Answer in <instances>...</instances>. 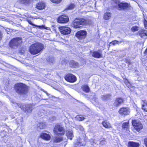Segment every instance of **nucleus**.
<instances>
[{"instance_id": "obj_29", "label": "nucleus", "mask_w": 147, "mask_h": 147, "mask_svg": "<svg viewBox=\"0 0 147 147\" xmlns=\"http://www.w3.org/2000/svg\"><path fill=\"white\" fill-rule=\"evenodd\" d=\"M74 147H80L81 146H83V144L82 143V142L79 141H76L74 144Z\"/></svg>"}, {"instance_id": "obj_21", "label": "nucleus", "mask_w": 147, "mask_h": 147, "mask_svg": "<svg viewBox=\"0 0 147 147\" xmlns=\"http://www.w3.org/2000/svg\"><path fill=\"white\" fill-rule=\"evenodd\" d=\"M69 65L71 68H76L78 67V63L74 60H71L70 61Z\"/></svg>"}, {"instance_id": "obj_27", "label": "nucleus", "mask_w": 147, "mask_h": 147, "mask_svg": "<svg viewBox=\"0 0 147 147\" xmlns=\"http://www.w3.org/2000/svg\"><path fill=\"white\" fill-rule=\"evenodd\" d=\"M111 17V13L109 12H107L105 13L103 16L104 19L106 20L109 19Z\"/></svg>"}, {"instance_id": "obj_3", "label": "nucleus", "mask_w": 147, "mask_h": 147, "mask_svg": "<svg viewBox=\"0 0 147 147\" xmlns=\"http://www.w3.org/2000/svg\"><path fill=\"white\" fill-rule=\"evenodd\" d=\"M13 88L16 92L20 95H26L29 91L28 86L21 82L15 84Z\"/></svg>"}, {"instance_id": "obj_43", "label": "nucleus", "mask_w": 147, "mask_h": 147, "mask_svg": "<svg viewBox=\"0 0 147 147\" xmlns=\"http://www.w3.org/2000/svg\"><path fill=\"white\" fill-rule=\"evenodd\" d=\"M144 53L145 55H147V48L145 50Z\"/></svg>"}, {"instance_id": "obj_4", "label": "nucleus", "mask_w": 147, "mask_h": 147, "mask_svg": "<svg viewBox=\"0 0 147 147\" xmlns=\"http://www.w3.org/2000/svg\"><path fill=\"white\" fill-rule=\"evenodd\" d=\"M113 3L117 4L114 5L113 7L120 11L129 10L132 8L130 3L125 2H121L118 0H113Z\"/></svg>"}, {"instance_id": "obj_16", "label": "nucleus", "mask_w": 147, "mask_h": 147, "mask_svg": "<svg viewBox=\"0 0 147 147\" xmlns=\"http://www.w3.org/2000/svg\"><path fill=\"white\" fill-rule=\"evenodd\" d=\"M140 146L138 142L131 141L128 142L127 145V147H139Z\"/></svg>"}, {"instance_id": "obj_18", "label": "nucleus", "mask_w": 147, "mask_h": 147, "mask_svg": "<svg viewBox=\"0 0 147 147\" xmlns=\"http://www.w3.org/2000/svg\"><path fill=\"white\" fill-rule=\"evenodd\" d=\"M103 127L109 129L112 128L111 124L106 120H104L102 122Z\"/></svg>"}, {"instance_id": "obj_30", "label": "nucleus", "mask_w": 147, "mask_h": 147, "mask_svg": "<svg viewBox=\"0 0 147 147\" xmlns=\"http://www.w3.org/2000/svg\"><path fill=\"white\" fill-rule=\"evenodd\" d=\"M9 46L11 48H13L14 47L16 46L13 38L11 39L9 42Z\"/></svg>"}, {"instance_id": "obj_33", "label": "nucleus", "mask_w": 147, "mask_h": 147, "mask_svg": "<svg viewBox=\"0 0 147 147\" xmlns=\"http://www.w3.org/2000/svg\"><path fill=\"white\" fill-rule=\"evenodd\" d=\"M76 119L78 121H81L85 119V118L82 115H79L76 116Z\"/></svg>"}, {"instance_id": "obj_28", "label": "nucleus", "mask_w": 147, "mask_h": 147, "mask_svg": "<svg viewBox=\"0 0 147 147\" xmlns=\"http://www.w3.org/2000/svg\"><path fill=\"white\" fill-rule=\"evenodd\" d=\"M37 126L40 129H43L46 127V125L45 123L40 122L37 125Z\"/></svg>"}, {"instance_id": "obj_12", "label": "nucleus", "mask_w": 147, "mask_h": 147, "mask_svg": "<svg viewBox=\"0 0 147 147\" xmlns=\"http://www.w3.org/2000/svg\"><path fill=\"white\" fill-rule=\"evenodd\" d=\"M124 99L121 97H117L115 98L113 103V105L115 107H118L124 103Z\"/></svg>"}, {"instance_id": "obj_10", "label": "nucleus", "mask_w": 147, "mask_h": 147, "mask_svg": "<svg viewBox=\"0 0 147 147\" xmlns=\"http://www.w3.org/2000/svg\"><path fill=\"white\" fill-rule=\"evenodd\" d=\"M59 29L60 33L64 35L69 34L71 31V30L69 28L65 26L59 27Z\"/></svg>"}, {"instance_id": "obj_22", "label": "nucleus", "mask_w": 147, "mask_h": 147, "mask_svg": "<svg viewBox=\"0 0 147 147\" xmlns=\"http://www.w3.org/2000/svg\"><path fill=\"white\" fill-rule=\"evenodd\" d=\"M81 88L82 90L86 93H88L90 92V89L88 85H83Z\"/></svg>"}, {"instance_id": "obj_8", "label": "nucleus", "mask_w": 147, "mask_h": 147, "mask_svg": "<svg viewBox=\"0 0 147 147\" xmlns=\"http://www.w3.org/2000/svg\"><path fill=\"white\" fill-rule=\"evenodd\" d=\"M65 80L68 82L73 83L77 81V78L76 76L71 73L66 74L64 76Z\"/></svg>"}, {"instance_id": "obj_14", "label": "nucleus", "mask_w": 147, "mask_h": 147, "mask_svg": "<svg viewBox=\"0 0 147 147\" xmlns=\"http://www.w3.org/2000/svg\"><path fill=\"white\" fill-rule=\"evenodd\" d=\"M90 53H92V55L93 57L99 58L102 57L101 51H90Z\"/></svg>"}, {"instance_id": "obj_6", "label": "nucleus", "mask_w": 147, "mask_h": 147, "mask_svg": "<svg viewBox=\"0 0 147 147\" xmlns=\"http://www.w3.org/2000/svg\"><path fill=\"white\" fill-rule=\"evenodd\" d=\"M131 123L134 128L138 132H139L144 128L143 124L140 120L137 119L132 120Z\"/></svg>"}, {"instance_id": "obj_37", "label": "nucleus", "mask_w": 147, "mask_h": 147, "mask_svg": "<svg viewBox=\"0 0 147 147\" xmlns=\"http://www.w3.org/2000/svg\"><path fill=\"white\" fill-rule=\"evenodd\" d=\"M55 60L53 57H50L49 58L48 61L49 62L53 63L54 61Z\"/></svg>"}, {"instance_id": "obj_34", "label": "nucleus", "mask_w": 147, "mask_h": 147, "mask_svg": "<svg viewBox=\"0 0 147 147\" xmlns=\"http://www.w3.org/2000/svg\"><path fill=\"white\" fill-rule=\"evenodd\" d=\"M138 27L137 26H133L131 29V30L132 32H135L136 31H137L138 30Z\"/></svg>"}, {"instance_id": "obj_36", "label": "nucleus", "mask_w": 147, "mask_h": 147, "mask_svg": "<svg viewBox=\"0 0 147 147\" xmlns=\"http://www.w3.org/2000/svg\"><path fill=\"white\" fill-rule=\"evenodd\" d=\"M119 43V42L117 40H114L110 42V44H111L113 45L115 44H118Z\"/></svg>"}, {"instance_id": "obj_5", "label": "nucleus", "mask_w": 147, "mask_h": 147, "mask_svg": "<svg viewBox=\"0 0 147 147\" xmlns=\"http://www.w3.org/2000/svg\"><path fill=\"white\" fill-rule=\"evenodd\" d=\"M42 44L36 42L32 45L29 48V52L32 55H35L42 51L44 48Z\"/></svg>"}, {"instance_id": "obj_38", "label": "nucleus", "mask_w": 147, "mask_h": 147, "mask_svg": "<svg viewBox=\"0 0 147 147\" xmlns=\"http://www.w3.org/2000/svg\"><path fill=\"white\" fill-rule=\"evenodd\" d=\"M144 27L146 28H147V21L146 19L144 20Z\"/></svg>"}, {"instance_id": "obj_40", "label": "nucleus", "mask_w": 147, "mask_h": 147, "mask_svg": "<svg viewBox=\"0 0 147 147\" xmlns=\"http://www.w3.org/2000/svg\"><path fill=\"white\" fill-rule=\"evenodd\" d=\"M144 144L146 147H147V137L145 138L144 140Z\"/></svg>"}, {"instance_id": "obj_24", "label": "nucleus", "mask_w": 147, "mask_h": 147, "mask_svg": "<svg viewBox=\"0 0 147 147\" xmlns=\"http://www.w3.org/2000/svg\"><path fill=\"white\" fill-rule=\"evenodd\" d=\"M66 136L68 139L71 140L73 137L72 131H67L66 132Z\"/></svg>"}, {"instance_id": "obj_15", "label": "nucleus", "mask_w": 147, "mask_h": 147, "mask_svg": "<svg viewBox=\"0 0 147 147\" xmlns=\"http://www.w3.org/2000/svg\"><path fill=\"white\" fill-rule=\"evenodd\" d=\"M40 137L42 139L46 141H49L51 139L50 136L45 133H42L40 135Z\"/></svg>"}, {"instance_id": "obj_32", "label": "nucleus", "mask_w": 147, "mask_h": 147, "mask_svg": "<svg viewBox=\"0 0 147 147\" xmlns=\"http://www.w3.org/2000/svg\"><path fill=\"white\" fill-rule=\"evenodd\" d=\"M13 39L14 41L15 42L16 44V46H18L19 43V42L18 41L19 40H21V39L19 37L14 38Z\"/></svg>"}, {"instance_id": "obj_39", "label": "nucleus", "mask_w": 147, "mask_h": 147, "mask_svg": "<svg viewBox=\"0 0 147 147\" xmlns=\"http://www.w3.org/2000/svg\"><path fill=\"white\" fill-rule=\"evenodd\" d=\"M27 111L28 112H31L32 111V109L30 107H27L26 108L25 111Z\"/></svg>"}, {"instance_id": "obj_31", "label": "nucleus", "mask_w": 147, "mask_h": 147, "mask_svg": "<svg viewBox=\"0 0 147 147\" xmlns=\"http://www.w3.org/2000/svg\"><path fill=\"white\" fill-rule=\"evenodd\" d=\"M75 6V5L74 3H71L69 4L66 8V9L69 10L73 9Z\"/></svg>"}, {"instance_id": "obj_13", "label": "nucleus", "mask_w": 147, "mask_h": 147, "mask_svg": "<svg viewBox=\"0 0 147 147\" xmlns=\"http://www.w3.org/2000/svg\"><path fill=\"white\" fill-rule=\"evenodd\" d=\"M45 3L43 1H40L36 4L35 8L38 10H42L45 9Z\"/></svg>"}, {"instance_id": "obj_44", "label": "nucleus", "mask_w": 147, "mask_h": 147, "mask_svg": "<svg viewBox=\"0 0 147 147\" xmlns=\"http://www.w3.org/2000/svg\"><path fill=\"white\" fill-rule=\"evenodd\" d=\"M125 80H126L128 83H129V81H128V80L127 79H125Z\"/></svg>"}, {"instance_id": "obj_1", "label": "nucleus", "mask_w": 147, "mask_h": 147, "mask_svg": "<svg viewBox=\"0 0 147 147\" xmlns=\"http://www.w3.org/2000/svg\"><path fill=\"white\" fill-rule=\"evenodd\" d=\"M53 132L56 135L59 136H55L53 139V142L56 143H59L63 140V138L61 136H64L65 132L64 127L59 124H56L53 129Z\"/></svg>"}, {"instance_id": "obj_7", "label": "nucleus", "mask_w": 147, "mask_h": 147, "mask_svg": "<svg viewBox=\"0 0 147 147\" xmlns=\"http://www.w3.org/2000/svg\"><path fill=\"white\" fill-rule=\"evenodd\" d=\"M87 32L86 30H81L77 31L75 34V36L80 40H84L86 37Z\"/></svg>"}, {"instance_id": "obj_41", "label": "nucleus", "mask_w": 147, "mask_h": 147, "mask_svg": "<svg viewBox=\"0 0 147 147\" xmlns=\"http://www.w3.org/2000/svg\"><path fill=\"white\" fill-rule=\"evenodd\" d=\"M106 142V140L105 138H103L102 140H101L100 142V144H104V143Z\"/></svg>"}, {"instance_id": "obj_17", "label": "nucleus", "mask_w": 147, "mask_h": 147, "mask_svg": "<svg viewBox=\"0 0 147 147\" xmlns=\"http://www.w3.org/2000/svg\"><path fill=\"white\" fill-rule=\"evenodd\" d=\"M33 0H18L19 3L24 5L25 6H28L30 4Z\"/></svg>"}, {"instance_id": "obj_19", "label": "nucleus", "mask_w": 147, "mask_h": 147, "mask_svg": "<svg viewBox=\"0 0 147 147\" xmlns=\"http://www.w3.org/2000/svg\"><path fill=\"white\" fill-rule=\"evenodd\" d=\"M138 34L141 38H143L145 36H147V30L142 29L140 30L138 32Z\"/></svg>"}, {"instance_id": "obj_35", "label": "nucleus", "mask_w": 147, "mask_h": 147, "mask_svg": "<svg viewBox=\"0 0 147 147\" xmlns=\"http://www.w3.org/2000/svg\"><path fill=\"white\" fill-rule=\"evenodd\" d=\"M52 3L55 4H59L61 3L62 0H50Z\"/></svg>"}, {"instance_id": "obj_11", "label": "nucleus", "mask_w": 147, "mask_h": 147, "mask_svg": "<svg viewBox=\"0 0 147 147\" xmlns=\"http://www.w3.org/2000/svg\"><path fill=\"white\" fill-rule=\"evenodd\" d=\"M69 21L68 17L65 15H62L59 16L57 19L58 23H64L67 22Z\"/></svg>"}, {"instance_id": "obj_26", "label": "nucleus", "mask_w": 147, "mask_h": 147, "mask_svg": "<svg viewBox=\"0 0 147 147\" xmlns=\"http://www.w3.org/2000/svg\"><path fill=\"white\" fill-rule=\"evenodd\" d=\"M111 95L110 94H107L105 95H102L101 96L102 99L104 101L107 100L111 98Z\"/></svg>"}, {"instance_id": "obj_25", "label": "nucleus", "mask_w": 147, "mask_h": 147, "mask_svg": "<svg viewBox=\"0 0 147 147\" xmlns=\"http://www.w3.org/2000/svg\"><path fill=\"white\" fill-rule=\"evenodd\" d=\"M143 104L142 105V109L144 111L147 112V101L145 100H142Z\"/></svg>"}, {"instance_id": "obj_42", "label": "nucleus", "mask_w": 147, "mask_h": 147, "mask_svg": "<svg viewBox=\"0 0 147 147\" xmlns=\"http://www.w3.org/2000/svg\"><path fill=\"white\" fill-rule=\"evenodd\" d=\"M3 37V34L2 32L0 30V40H1Z\"/></svg>"}, {"instance_id": "obj_23", "label": "nucleus", "mask_w": 147, "mask_h": 147, "mask_svg": "<svg viewBox=\"0 0 147 147\" xmlns=\"http://www.w3.org/2000/svg\"><path fill=\"white\" fill-rule=\"evenodd\" d=\"M122 128L127 131H129V122L123 123L122 125Z\"/></svg>"}, {"instance_id": "obj_20", "label": "nucleus", "mask_w": 147, "mask_h": 147, "mask_svg": "<svg viewBox=\"0 0 147 147\" xmlns=\"http://www.w3.org/2000/svg\"><path fill=\"white\" fill-rule=\"evenodd\" d=\"M26 21L28 23L31 25L34 26L36 27H37L40 29L45 28V26L43 25L41 26H39L35 25L32 23L30 20L27 19Z\"/></svg>"}, {"instance_id": "obj_2", "label": "nucleus", "mask_w": 147, "mask_h": 147, "mask_svg": "<svg viewBox=\"0 0 147 147\" xmlns=\"http://www.w3.org/2000/svg\"><path fill=\"white\" fill-rule=\"evenodd\" d=\"M92 23V20L90 19L77 17L72 21L71 25L74 28H80L85 25L90 24Z\"/></svg>"}, {"instance_id": "obj_9", "label": "nucleus", "mask_w": 147, "mask_h": 147, "mask_svg": "<svg viewBox=\"0 0 147 147\" xmlns=\"http://www.w3.org/2000/svg\"><path fill=\"white\" fill-rule=\"evenodd\" d=\"M118 113L121 116L125 117L129 114L130 110L128 107H123L119 109Z\"/></svg>"}]
</instances>
